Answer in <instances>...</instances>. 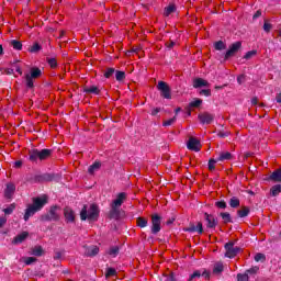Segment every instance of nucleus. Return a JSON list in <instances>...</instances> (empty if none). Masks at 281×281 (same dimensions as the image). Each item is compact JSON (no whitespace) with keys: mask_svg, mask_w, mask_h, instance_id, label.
Instances as JSON below:
<instances>
[{"mask_svg":"<svg viewBox=\"0 0 281 281\" xmlns=\"http://www.w3.org/2000/svg\"><path fill=\"white\" fill-rule=\"evenodd\" d=\"M49 203V196L47 194H43L41 196H36L32 199V204H29L24 211V221L27 223L36 212H41L43 207H45Z\"/></svg>","mask_w":281,"mask_h":281,"instance_id":"nucleus-1","label":"nucleus"},{"mask_svg":"<svg viewBox=\"0 0 281 281\" xmlns=\"http://www.w3.org/2000/svg\"><path fill=\"white\" fill-rule=\"evenodd\" d=\"M98 218H100V207L98 204H91L89 209H87V205H83L80 212L81 221L95 222Z\"/></svg>","mask_w":281,"mask_h":281,"instance_id":"nucleus-2","label":"nucleus"},{"mask_svg":"<svg viewBox=\"0 0 281 281\" xmlns=\"http://www.w3.org/2000/svg\"><path fill=\"white\" fill-rule=\"evenodd\" d=\"M56 173H27L24 178L25 183H45L54 181Z\"/></svg>","mask_w":281,"mask_h":281,"instance_id":"nucleus-3","label":"nucleus"},{"mask_svg":"<svg viewBox=\"0 0 281 281\" xmlns=\"http://www.w3.org/2000/svg\"><path fill=\"white\" fill-rule=\"evenodd\" d=\"M42 223H58L60 221V206L53 205L46 214L41 215Z\"/></svg>","mask_w":281,"mask_h":281,"instance_id":"nucleus-4","label":"nucleus"},{"mask_svg":"<svg viewBox=\"0 0 281 281\" xmlns=\"http://www.w3.org/2000/svg\"><path fill=\"white\" fill-rule=\"evenodd\" d=\"M54 153L53 149H42L38 150L36 148L29 150V159L30 161L36 162L38 161H45V159H49L52 157V154Z\"/></svg>","mask_w":281,"mask_h":281,"instance_id":"nucleus-5","label":"nucleus"},{"mask_svg":"<svg viewBox=\"0 0 281 281\" xmlns=\"http://www.w3.org/2000/svg\"><path fill=\"white\" fill-rule=\"evenodd\" d=\"M43 76V71L38 67L31 68V74L25 75V81L27 89H34V80L36 78H41Z\"/></svg>","mask_w":281,"mask_h":281,"instance_id":"nucleus-6","label":"nucleus"},{"mask_svg":"<svg viewBox=\"0 0 281 281\" xmlns=\"http://www.w3.org/2000/svg\"><path fill=\"white\" fill-rule=\"evenodd\" d=\"M157 89L160 92L161 98L165 100H172V89L166 81H158Z\"/></svg>","mask_w":281,"mask_h":281,"instance_id":"nucleus-7","label":"nucleus"},{"mask_svg":"<svg viewBox=\"0 0 281 281\" xmlns=\"http://www.w3.org/2000/svg\"><path fill=\"white\" fill-rule=\"evenodd\" d=\"M243 48V42L237 41L229 45L228 49L224 54V60H229V58L236 56L238 52Z\"/></svg>","mask_w":281,"mask_h":281,"instance_id":"nucleus-8","label":"nucleus"},{"mask_svg":"<svg viewBox=\"0 0 281 281\" xmlns=\"http://www.w3.org/2000/svg\"><path fill=\"white\" fill-rule=\"evenodd\" d=\"M225 256L226 258H236V256H238V254H240V247L236 246L234 247V241H228L225 244Z\"/></svg>","mask_w":281,"mask_h":281,"instance_id":"nucleus-9","label":"nucleus"},{"mask_svg":"<svg viewBox=\"0 0 281 281\" xmlns=\"http://www.w3.org/2000/svg\"><path fill=\"white\" fill-rule=\"evenodd\" d=\"M161 232V216L159 214L151 215V234L157 235Z\"/></svg>","mask_w":281,"mask_h":281,"instance_id":"nucleus-10","label":"nucleus"},{"mask_svg":"<svg viewBox=\"0 0 281 281\" xmlns=\"http://www.w3.org/2000/svg\"><path fill=\"white\" fill-rule=\"evenodd\" d=\"M187 148L189 150H193L194 153H199L201 150V142L195 137H190L187 143Z\"/></svg>","mask_w":281,"mask_h":281,"instance_id":"nucleus-11","label":"nucleus"},{"mask_svg":"<svg viewBox=\"0 0 281 281\" xmlns=\"http://www.w3.org/2000/svg\"><path fill=\"white\" fill-rule=\"evenodd\" d=\"M204 221H206L207 229H215L216 225H218V220L214 217V215L204 213Z\"/></svg>","mask_w":281,"mask_h":281,"instance_id":"nucleus-12","label":"nucleus"},{"mask_svg":"<svg viewBox=\"0 0 281 281\" xmlns=\"http://www.w3.org/2000/svg\"><path fill=\"white\" fill-rule=\"evenodd\" d=\"M215 115L210 112H203L198 115L201 124H212L214 122Z\"/></svg>","mask_w":281,"mask_h":281,"instance_id":"nucleus-13","label":"nucleus"},{"mask_svg":"<svg viewBox=\"0 0 281 281\" xmlns=\"http://www.w3.org/2000/svg\"><path fill=\"white\" fill-rule=\"evenodd\" d=\"M184 232H188L189 234H194V232H198V234H203V223L198 222V225L190 223L189 226L184 228Z\"/></svg>","mask_w":281,"mask_h":281,"instance_id":"nucleus-14","label":"nucleus"},{"mask_svg":"<svg viewBox=\"0 0 281 281\" xmlns=\"http://www.w3.org/2000/svg\"><path fill=\"white\" fill-rule=\"evenodd\" d=\"M64 217L66 218V223H76V213L69 206L64 209Z\"/></svg>","mask_w":281,"mask_h":281,"instance_id":"nucleus-15","label":"nucleus"},{"mask_svg":"<svg viewBox=\"0 0 281 281\" xmlns=\"http://www.w3.org/2000/svg\"><path fill=\"white\" fill-rule=\"evenodd\" d=\"M203 87H210V82L203 78H195L193 79V88L201 89Z\"/></svg>","mask_w":281,"mask_h":281,"instance_id":"nucleus-16","label":"nucleus"},{"mask_svg":"<svg viewBox=\"0 0 281 281\" xmlns=\"http://www.w3.org/2000/svg\"><path fill=\"white\" fill-rule=\"evenodd\" d=\"M109 218H113L114 221H117L120 218V206H115L114 204H111Z\"/></svg>","mask_w":281,"mask_h":281,"instance_id":"nucleus-17","label":"nucleus"},{"mask_svg":"<svg viewBox=\"0 0 281 281\" xmlns=\"http://www.w3.org/2000/svg\"><path fill=\"white\" fill-rule=\"evenodd\" d=\"M14 192H16V186H14V183H8L4 190L5 199H12V194H14Z\"/></svg>","mask_w":281,"mask_h":281,"instance_id":"nucleus-18","label":"nucleus"},{"mask_svg":"<svg viewBox=\"0 0 281 281\" xmlns=\"http://www.w3.org/2000/svg\"><path fill=\"white\" fill-rule=\"evenodd\" d=\"M125 200H126V193L121 192L116 195V199L112 202V205H115L117 207H122V204L124 203Z\"/></svg>","mask_w":281,"mask_h":281,"instance_id":"nucleus-19","label":"nucleus"},{"mask_svg":"<svg viewBox=\"0 0 281 281\" xmlns=\"http://www.w3.org/2000/svg\"><path fill=\"white\" fill-rule=\"evenodd\" d=\"M27 236H30V233L27 232H22L21 234L16 235L12 240L13 245H21V243H23Z\"/></svg>","mask_w":281,"mask_h":281,"instance_id":"nucleus-20","label":"nucleus"},{"mask_svg":"<svg viewBox=\"0 0 281 281\" xmlns=\"http://www.w3.org/2000/svg\"><path fill=\"white\" fill-rule=\"evenodd\" d=\"M100 254V248L98 246H90L86 249V256L89 258H93L94 256H98Z\"/></svg>","mask_w":281,"mask_h":281,"instance_id":"nucleus-21","label":"nucleus"},{"mask_svg":"<svg viewBox=\"0 0 281 281\" xmlns=\"http://www.w3.org/2000/svg\"><path fill=\"white\" fill-rule=\"evenodd\" d=\"M270 181H274V183H281V169L274 170L270 177Z\"/></svg>","mask_w":281,"mask_h":281,"instance_id":"nucleus-22","label":"nucleus"},{"mask_svg":"<svg viewBox=\"0 0 281 281\" xmlns=\"http://www.w3.org/2000/svg\"><path fill=\"white\" fill-rule=\"evenodd\" d=\"M232 159H234V156L229 151H223L217 157V161H232Z\"/></svg>","mask_w":281,"mask_h":281,"instance_id":"nucleus-23","label":"nucleus"},{"mask_svg":"<svg viewBox=\"0 0 281 281\" xmlns=\"http://www.w3.org/2000/svg\"><path fill=\"white\" fill-rule=\"evenodd\" d=\"M177 12V5L171 2L168 7L165 8L164 16H170V14Z\"/></svg>","mask_w":281,"mask_h":281,"instance_id":"nucleus-24","label":"nucleus"},{"mask_svg":"<svg viewBox=\"0 0 281 281\" xmlns=\"http://www.w3.org/2000/svg\"><path fill=\"white\" fill-rule=\"evenodd\" d=\"M83 93H93L94 95H100V88H98V86L85 87Z\"/></svg>","mask_w":281,"mask_h":281,"instance_id":"nucleus-25","label":"nucleus"},{"mask_svg":"<svg viewBox=\"0 0 281 281\" xmlns=\"http://www.w3.org/2000/svg\"><path fill=\"white\" fill-rule=\"evenodd\" d=\"M249 212H251L249 206H243L241 210L237 211V215L239 216V218H245L249 216Z\"/></svg>","mask_w":281,"mask_h":281,"instance_id":"nucleus-26","label":"nucleus"},{"mask_svg":"<svg viewBox=\"0 0 281 281\" xmlns=\"http://www.w3.org/2000/svg\"><path fill=\"white\" fill-rule=\"evenodd\" d=\"M11 47L15 49L16 52H21L23 49V44L19 40H11L10 41Z\"/></svg>","mask_w":281,"mask_h":281,"instance_id":"nucleus-27","label":"nucleus"},{"mask_svg":"<svg viewBox=\"0 0 281 281\" xmlns=\"http://www.w3.org/2000/svg\"><path fill=\"white\" fill-rule=\"evenodd\" d=\"M136 225H137V227H140L142 229L144 227H148V220L146 217L139 216L136 218Z\"/></svg>","mask_w":281,"mask_h":281,"instance_id":"nucleus-28","label":"nucleus"},{"mask_svg":"<svg viewBox=\"0 0 281 281\" xmlns=\"http://www.w3.org/2000/svg\"><path fill=\"white\" fill-rule=\"evenodd\" d=\"M228 204L233 209L240 207V199H238L237 196H233L231 198Z\"/></svg>","mask_w":281,"mask_h":281,"instance_id":"nucleus-29","label":"nucleus"},{"mask_svg":"<svg viewBox=\"0 0 281 281\" xmlns=\"http://www.w3.org/2000/svg\"><path fill=\"white\" fill-rule=\"evenodd\" d=\"M216 164H218V158L217 159H214V158L209 159L207 168H209L210 172H214V170H216Z\"/></svg>","mask_w":281,"mask_h":281,"instance_id":"nucleus-30","label":"nucleus"},{"mask_svg":"<svg viewBox=\"0 0 281 281\" xmlns=\"http://www.w3.org/2000/svg\"><path fill=\"white\" fill-rule=\"evenodd\" d=\"M220 216L223 220V223L225 225H227V223H232V214H229L227 212H224V213L222 212V213H220Z\"/></svg>","mask_w":281,"mask_h":281,"instance_id":"nucleus-31","label":"nucleus"},{"mask_svg":"<svg viewBox=\"0 0 281 281\" xmlns=\"http://www.w3.org/2000/svg\"><path fill=\"white\" fill-rule=\"evenodd\" d=\"M115 79L117 80V82H123V80H126V72H124L122 70H116Z\"/></svg>","mask_w":281,"mask_h":281,"instance_id":"nucleus-32","label":"nucleus"},{"mask_svg":"<svg viewBox=\"0 0 281 281\" xmlns=\"http://www.w3.org/2000/svg\"><path fill=\"white\" fill-rule=\"evenodd\" d=\"M100 166H102V164H100L99 161H95L94 164H92V165L88 168L89 175H93V172H95L97 170H100Z\"/></svg>","mask_w":281,"mask_h":281,"instance_id":"nucleus-33","label":"nucleus"},{"mask_svg":"<svg viewBox=\"0 0 281 281\" xmlns=\"http://www.w3.org/2000/svg\"><path fill=\"white\" fill-rule=\"evenodd\" d=\"M14 210H16V204L12 203L10 204L8 207L3 209L2 212L7 215L10 216V214H12L14 212Z\"/></svg>","mask_w":281,"mask_h":281,"instance_id":"nucleus-34","label":"nucleus"},{"mask_svg":"<svg viewBox=\"0 0 281 281\" xmlns=\"http://www.w3.org/2000/svg\"><path fill=\"white\" fill-rule=\"evenodd\" d=\"M281 192V184H276L270 189L271 196H278Z\"/></svg>","mask_w":281,"mask_h":281,"instance_id":"nucleus-35","label":"nucleus"},{"mask_svg":"<svg viewBox=\"0 0 281 281\" xmlns=\"http://www.w3.org/2000/svg\"><path fill=\"white\" fill-rule=\"evenodd\" d=\"M41 49H43V47L41 46V44L38 43H34L30 48H29V52L31 54H37V52H41Z\"/></svg>","mask_w":281,"mask_h":281,"instance_id":"nucleus-36","label":"nucleus"},{"mask_svg":"<svg viewBox=\"0 0 281 281\" xmlns=\"http://www.w3.org/2000/svg\"><path fill=\"white\" fill-rule=\"evenodd\" d=\"M214 47L217 52H223V49H227V45H225V42L223 41L215 42Z\"/></svg>","mask_w":281,"mask_h":281,"instance_id":"nucleus-37","label":"nucleus"},{"mask_svg":"<svg viewBox=\"0 0 281 281\" xmlns=\"http://www.w3.org/2000/svg\"><path fill=\"white\" fill-rule=\"evenodd\" d=\"M203 104V100L201 99H195L194 101L189 103L190 109H199Z\"/></svg>","mask_w":281,"mask_h":281,"instance_id":"nucleus-38","label":"nucleus"},{"mask_svg":"<svg viewBox=\"0 0 281 281\" xmlns=\"http://www.w3.org/2000/svg\"><path fill=\"white\" fill-rule=\"evenodd\" d=\"M224 267L221 262H217L214 265L213 267V273L218 274V273H223Z\"/></svg>","mask_w":281,"mask_h":281,"instance_id":"nucleus-39","label":"nucleus"},{"mask_svg":"<svg viewBox=\"0 0 281 281\" xmlns=\"http://www.w3.org/2000/svg\"><path fill=\"white\" fill-rule=\"evenodd\" d=\"M115 68H106L103 72L104 78H113V75L115 74Z\"/></svg>","mask_w":281,"mask_h":281,"instance_id":"nucleus-40","label":"nucleus"},{"mask_svg":"<svg viewBox=\"0 0 281 281\" xmlns=\"http://www.w3.org/2000/svg\"><path fill=\"white\" fill-rule=\"evenodd\" d=\"M46 63H48L49 67L52 69H56V67H58V61H56V58H46Z\"/></svg>","mask_w":281,"mask_h":281,"instance_id":"nucleus-41","label":"nucleus"},{"mask_svg":"<svg viewBox=\"0 0 281 281\" xmlns=\"http://www.w3.org/2000/svg\"><path fill=\"white\" fill-rule=\"evenodd\" d=\"M33 256L41 257L43 256V247L36 246L35 248L32 249Z\"/></svg>","mask_w":281,"mask_h":281,"instance_id":"nucleus-42","label":"nucleus"},{"mask_svg":"<svg viewBox=\"0 0 281 281\" xmlns=\"http://www.w3.org/2000/svg\"><path fill=\"white\" fill-rule=\"evenodd\" d=\"M265 260H267V256H265L262 252H258L255 256V262H265Z\"/></svg>","mask_w":281,"mask_h":281,"instance_id":"nucleus-43","label":"nucleus"},{"mask_svg":"<svg viewBox=\"0 0 281 281\" xmlns=\"http://www.w3.org/2000/svg\"><path fill=\"white\" fill-rule=\"evenodd\" d=\"M215 207H218V210H226L227 202H225V200L217 201L215 202Z\"/></svg>","mask_w":281,"mask_h":281,"instance_id":"nucleus-44","label":"nucleus"},{"mask_svg":"<svg viewBox=\"0 0 281 281\" xmlns=\"http://www.w3.org/2000/svg\"><path fill=\"white\" fill-rule=\"evenodd\" d=\"M113 276H117V270H115V268H108L105 272V278H111Z\"/></svg>","mask_w":281,"mask_h":281,"instance_id":"nucleus-45","label":"nucleus"},{"mask_svg":"<svg viewBox=\"0 0 281 281\" xmlns=\"http://www.w3.org/2000/svg\"><path fill=\"white\" fill-rule=\"evenodd\" d=\"M117 254H120V247L114 246L112 248H110L109 250V255L113 256V258L117 257Z\"/></svg>","mask_w":281,"mask_h":281,"instance_id":"nucleus-46","label":"nucleus"},{"mask_svg":"<svg viewBox=\"0 0 281 281\" xmlns=\"http://www.w3.org/2000/svg\"><path fill=\"white\" fill-rule=\"evenodd\" d=\"M201 278V271L200 270H195L192 274H190L189 280L188 281H193Z\"/></svg>","mask_w":281,"mask_h":281,"instance_id":"nucleus-47","label":"nucleus"},{"mask_svg":"<svg viewBox=\"0 0 281 281\" xmlns=\"http://www.w3.org/2000/svg\"><path fill=\"white\" fill-rule=\"evenodd\" d=\"M248 280H249V274L247 272L237 274V281H248Z\"/></svg>","mask_w":281,"mask_h":281,"instance_id":"nucleus-48","label":"nucleus"},{"mask_svg":"<svg viewBox=\"0 0 281 281\" xmlns=\"http://www.w3.org/2000/svg\"><path fill=\"white\" fill-rule=\"evenodd\" d=\"M177 122V116H173L162 123V126H172Z\"/></svg>","mask_w":281,"mask_h":281,"instance_id":"nucleus-49","label":"nucleus"},{"mask_svg":"<svg viewBox=\"0 0 281 281\" xmlns=\"http://www.w3.org/2000/svg\"><path fill=\"white\" fill-rule=\"evenodd\" d=\"M256 54H258V50H249L245 54L244 58L246 60H249V58H254V56H256Z\"/></svg>","mask_w":281,"mask_h":281,"instance_id":"nucleus-50","label":"nucleus"},{"mask_svg":"<svg viewBox=\"0 0 281 281\" xmlns=\"http://www.w3.org/2000/svg\"><path fill=\"white\" fill-rule=\"evenodd\" d=\"M217 137H220L221 139H225V137H229V132L228 131H218Z\"/></svg>","mask_w":281,"mask_h":281,"instance_id":"nucleus-51","label":"nucleus"},{"mask_svg":"<svg viewBox=\"0 0 281 281\" xmlns=\"http://www.w3.org/2000/svg\"><path fill=\"white\" fill-rule=\"evenodd\" d=\"M200 95H205V98H210V95H212V90L211 89L200 90Z\"/></svg>","mask_w":281,"mask_h":281,"instance_id":"nucleus-52","label":"nucleus"},{"mask_svg":"<svg viewBox=\"0 0 281 281\" xmlns=\"http://www.w3.org/2000/svg\"><path fill=\"white\" fill-rule=\"evenodd\" d=\"M258 271H260V268L258 266H255L248 270H246V273H250V274H254V273H258Z\"/></svg>","mask_w":281,"mask_h":281,"instance_id":"nucleus-53","label":"nucleus"},{"mask_svg":"<svg viewBox=\"0 0 281 281\" xmlns=\"http://www.w3.org/2000/svg\"><path fill=\"white\" fill-rule=\"evenodd\" d=\"M36 258L35 257H29L25 259V265L30 266V265H34V262H36Z\"/></svg>","mask_w":281,"mask_h":281,"instance_id":"nucleus-54","label":"nucleus"},{"mask_svg":"<svg viewBox=\"0 0 281 281\" xmlns=\"http://www.w3.org/2000/svg\"><path fill=\"white\" fill-rule=\"evenodd\" d=\"M271 27H273L269 22L265 21L263 23V30L269 33L271 32Z\"/></svg>","mask_w":281,"mask_h":281,"instance_id":"nucleus-55","label":"nucleus"},{"mask_svg":"<svg viewBox=\"0 0 281 281\" xmlns=\"http://www.w3.org/2000/svg\"><path fill=\"white\" fill-rule=\"evenodd\" d=\"M260 16H262V11L258 10L256 11V13L252 15L254 21H256V19H260Z\"/></svg>","mask_w":281,"mask_h":281,"instance_id":"nucleus-56","label":"nucleus"},{"mask_svg":"<svg viewBox=\"0 0 281 281\" xmlns=\"http://www.w3.org/2000/svg\"><path fill=\"white\" fill-rule=\"evenodd\" d=\"M5 223H8V218L7 217H0V229L1 227H4Z\"/></svg>","mask_w":281,"mask_h":281,"instance_id":"nucleus-57","label":"nucleus"},{"mask_svg":"<svg viewBox=\"0 0 281 281\" xmlns=\"http://www.w3.org/2000/svg\"><path fill=\"white\" fill-rule=\"evenodd\" d=\"M276 102H277L278 104H281V92L277 93V95H276Z\"/></svg>","mask_w":281,"mask_h":281,"instance_id":"nucleus-58","label":"nucleus"},{"mask_svg":"<svg viewBox=\"0 0 281 281\" xmlns=\"http://www.w3.org/2000/svg\"><path fill=\"white\" fill-rule=\"evenodd\" d=\"M21 166H23V161L16 160V161L14 162V168H21Z\"/></svg>","mask_w":281,"mask_h":281,"instance_id":"nucleus-59","label":"nucleus"},{"mask_svg":"<svg viewBox=\"0 0 281 281\" xmlns=\"http://www.w3.org/2000/svg\"><path fill=\"white\" fill-rule=\"evenodd\" d=\"M166 47H167L168 49H172V47H175V42L171 41L170 43H167V44H166Z\"/></svg>","mask_w":281,"mask_h":281,"instance_id":"nucleus-60","label":"nucleus"},{"mask_svg":"<svg viewBox=\"0 0 281 281\" xmlns=\"http://www.w3.org/2000/svg\"><path fill=\"white\" fill-rule=\"evenodd\" d=\"M161 111L160 108H155L153 111H151V115H157V113H159Z\"/></svg>","mask_w":281,"mask_h":281,"instance_id":"nucleus-61","label":"nucleus"},{"mask_svg":"<svg viewBox=\"0 0 281 281\" xmlns=\"http://www.w3.org/2000/svg\"><path fill=\"white\" fill-rule=\"evenodd\" d=\"M5 74L7 76H12V74H14V69L12 68L5 69Z\"/></svg>","mask_w":281,"mask_h":281,"instance_id":"nucleus-62","label":"nucleus"},{"mask_svg":"<svg viewBox=\"0 0 281 281\" xmlns=\"http://www.w3.org/2000/svg\"><path fill=\"white\" fill-rule=\"evenodd\" d=\"M251 104H252L254 106H256V104H258V97H254V98L251 99Z\"/></svg>","mask_w":281,"mask_h":281,"instance_id":"nucleus-63","label":"nucleus"},{"mask_svg":"<svg viewBox=\"0 0 281 281\" xmlns=\"http://www.w3.org/2000/svg\"><path fill=\"white\" fill-rule=\"evenodd\" d=\"M201 276H203L204 278H210V272H207V270H204Z\"/></svg>","mask_w":281,"mask_h":281,"instance_id":"nucleus-64","label":"nucleus"}]
</instances>
